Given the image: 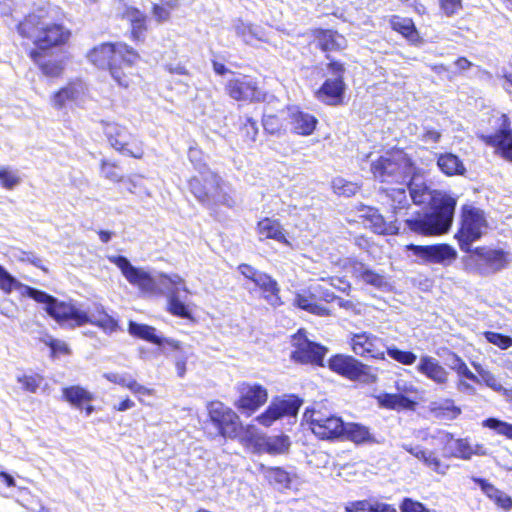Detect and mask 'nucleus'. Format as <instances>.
Segmentation results:
<instances>
[{
	"mask_svg": "<svg viewBox=\"0 0 512 512\" xmlns=\"http://www.w3.org/2000/svg\"><path fill=\"white\" fill-rule=\"evenodd\" d=\"M19 36L30 41L35 48L29 52L30 58L37 64L45 76L59 77L64 72L62 59H46V53L65 44L70 31L62 24L54 22L50 11L41 7L26 15L16 25Z\"/></svg>",
	"mask_w": 512,
	"mask_h": 512,
	"instance_id": "f257e3e1",
	"label": "nucleus"
},
{
	"mask_svg": "<svg viewBox=\"0 0 512 512\" xmlns=\"http://www.w3.org/2000/svg\"><path fill=\"white\" fill-rule=\"evenodd\" d=\"M408 179L407 188L413 203L417 205L434 204L431 213L407 219L408 228L422 235H437L447 232L453 221L456 200L447 194L431 190L421 178L415 175V172Z\"/></svg>",
	"mask_w": 512,
	"mask_h": 512,
	"instance_id": "f03ea898",
	"label": "nucleus"
},
{
	"mask_svg": "<svg viewBox=\"0 0 512 512\" xmlns=\"http://www.w3.org/2000/svg\"><path fill=\"white\" fill-rule=\"evenodd\" d=\"M108 260L121 270L130 284L137 286L144 293L156 292L159 285L165 287L168 296V311L181 318H191V312L179 294L180 289L188 292L184 280L179 275L160 274L158 278H154L147 271L133 266L125 256L112 255L108 256Z\"/></svg>",
	"mask_w": 512,
	"mask_h": 512,
	"instance_id": "7ed1b4c3",
	"label": "nucleus"
},
{
	"mask_svg": "<svg viewBox=\"0 0 512 512\" xmlns=\"http://www.w3.org/2000/svg\"><path fill=\"white\" fill-rule=\"evenodd\" d=\"M49 310L50 316L63 328L74 329L89 323L108 334L116 332L119 328L118 321L110 316L103 306L96 307L94 312L88 314L71 303L56 299L54 306Z\"/></svg>",
	"mask_w": 512,
	"mask_h": 512,
	"instance_id": "20e7f679",
	"label": "nucleus"
},
{
	"mask_svg": "<svg viewBox=\"0 0 512 512\" xmlns=\"http://www.w3.org/2000/svg\"><path fill=\"white\" fill-rule=\"evenodd\" d=\"M415 166L402 151L387 152L371 162V172L382 183L402 185L413 175Z\"/></svg>",
	"mask_w": 512,
	"mask_h": 512,
	"instance_id": "39448f33",
	"label": "nucleus"
},
{
	"mask_svg": "<svg viewBox=\"0 0 512 512\" xmlns=\"http://www.w3.org/2000/svg\"><path fill=\"white\" fill-rule=\"evenodd\" d=\"M487 229L484 212L473 206H464L462 209L461 228L457 238L462 251L470 252L471 244L479 240Z\"/></svg>",
	"mask_w": 512,
	"mask_h": 512,
	"instance_id": "423d86ee",
	"label": "nucleus"
},
{
	"mask_svg": "<svg viewBox=\"0 0 512 512\" xmlns=\"http://www.w3.org/2000/svg\"><path fill=\"white\" fill-rule=\"evenodd\" d=\"M138 57L134 49L121 42L102 43L88 53V59L100 69H109L120 59H125L126 65H129V62H136Z\"/></svg>",
	"mask_w": 512,
	"mask_h": 512,
	"instance_id": "0eeeda50",
	"label": "nucleus"
},
{
	"mask_svg": "<svg viewBox=\"0 0 512 512\" xmlns=\"http://www.w3.org/2000/svg\"><path fill=\"white\" fill-rule=\"evenodd\" d=\"M102 125L105 136L115 150L133 158L143 156L141 141L132 135L126 127L111 122H102Z\"/></svg>",
	"mask_w": 512,
	"mask_h": 512,
	"instance_id": "6e6552de",
	"label": "nucleus"
},
{
	"mask_svg": "<svg viewBox=\"0 0 512 512\" xmlns=\"http://www.w3.org/2000/svg\"><path fill=\"white\" fill-rule=\"evenodd\" d=\"M329 368L352 381L374 383L377 379L372 368L353 356L337 354L329 359Z\"/></svg>",
	"mask_w": 512,
	"mask_h": 512,
	"instance_id": "1a4fd4ad",
	"label": "nucleus"
},
{
	"mask_svg": "<svg viewBox=\"0 0 512 512\" xmlns=\"http://www.w3.org/2000/svg\"><path fill=\"white\" fill-rule=\"evenodd\" d=\"M304 419L309 423L312 432L321 439H335L344 436L343 420L332 414L316 409H306Z\"/></svg>",
	"mask_w": 512,
	"mask_h": 512,
	"instance_id": "9d476101",
	"label": "nucleus"
},
{
	"mask_svg": "<svg viewBox=\"0 0 512 512\" xmlns=\"http://www.w3.org/2000/svg\"><path fill=\"white\" fill-rule=\"evenodd\" d=\"M89 95V87L81 78L69 80L63 87L50 96V104L56 110L68 107H80Z\"/></svg>",
	"mask_w": 512,
	"mask_h": 512,
	"instance_id": "9b49d317",
	"label": "nucleus"
},
{
	"mask_svg": "<svg viewBox=\"0 0 512 512\" xmlns=\"http://www.w3.org/2000/svg\"><path fill=\"white\" fill-rule=\"evenodd\" d=\"M418 258L420 264H438L449 266L457 259V251L449 244L415 245L406 246Z\"/></svg>",
	"mask_w": 512,
	"mask_h": 512,
	"instance_id": "f8f14e48",
	"label": "nucleus"
},
{
	"mask_svg": "<svg viewBox=\"0 0 512 512\" xmlns=\"http://www.w3.org/2000/svg\"><path fill=\"white\" fill-rule=\"evenodd\" d=\"M495 132L490 135H482V140L495 148V153L512 163V128L506 114H501L495 122Z\"/></svg>",
	"mask_w": 512,
	"mask_h": 512,
	"instance_id": "ddd939ff",
	"label": "nucleus"
},
{
	"mask_svg": "<svg viewBox=\"0 0 512 512\" xmlns=\"http://www.w3.org/2000/svg\"><path fill=\"white\" fill-rule=\"evenodd\" d=\"M0 289L6 293L10 294L13 290L18 291L21 296H27L32 298L38 303H42L45 305V311L50 316L49 308L54 306V302L57 298L47 294L44 291L38 290L36 288L27 286L21 282H19L15 277H13L7 270L4 269L3 266L0 265Z\"/></svg>",
	"mask_w": 512,
	"mask_h": 512,
	"instance_id": "4468645a",
	"label": "nucleus"
},
{
	"mask_svg": "<svg viewBox=\"0 0 512 512\" xmlns=\"http://www.w3.org/2000/svg\"><path fill=\"white\" fill-rule=\"evenodd\" d=\"M292 345L295 350L291 353V358L299 363H315L320 365L327 353V349L324 346L310 341L303 330H299L293 336Z\"/></svg>",
	"mask_w": 512,
	"mask_h": 512,
	"instance_id": "2eb2a0df",
	"label": "nucleus"
},
{
	"mask_svg": "<svg viewBox=\"0 0 512 512\" xmlns=\"http://www.w3.org/2000/svg\"><path fill=\"white\" fill-rule=\"evenodd\" d=\"M212 424L224 438H233L237 435L239 418L234 411L222 403H212L209 409Z\"/></svg>",
	"mask_w": 512,
	"mask_h": 512,
	"instance_id": "dca6fc26",
	"label": "nucleus"
},
{
	"mask_svg": "<svg viewBox=\"0 0 512 512\" xmlns=\"http://www.w3.org/2000/svg\"><path fill=\"white\" fill-rule=\"evenodd\" d=\"M469 253H471V261L482 275L495 273L506 265V256L502 250L480 247L471 249Z\"/></svg>",
	"mask_w": 512,
	"mask_h": 512,
	"instance_id": "f3484780",
	"label": "nucleus"
},
{
	"mask_svg": "<svg viewBox=\"0 0 512 512\" xmlns=\"http://www.w3.org/2000/svg\"><path fill=\"white\" fill-rule=\"evenodd\" d=\"M219 182V176L205 168L199 176H194L189 181V188L195 198L204 205L211 206V198Z\"/></svg>",
	"mask_w": 512,
	"mask_h": 512,
	"instance_id": "a211bd4d",
	"label": "nucleus"
},
{
	"mask_svg": "<svg viewBox=\"0 0 512 512\" xmlns=\"http://www.w3.org/2000/svg\"><path fill=\"white\" fill-rule=\"evenodd\" d=\"M350 345L353 352L360 357L384 359L382 340L368 332L355 333L351 336Z\"/></svg>",
	"mask_w": 512,
	"mask_h": 512,
	"instance_id": "6ab92c4d",
	"label": "nucleus"
},
{
	"mask_svg": "<svg viewBox=\"0 0 512 512\" xmlns=\"http://www.w3.org/2000/svg\"><path fill=\"white\" fill-rule=\"evenodd\" d=\"M225 90L227 94L236 101H260L263 97L256 82L247 76L235 77L228 80Z\"/></svg>",
	"mask_w": 512,
	"mask_h": 512,
	"instance_id": "aec40b11",
	"label": "nucleus"
},
{
	"mask_svg": "<svg viewBox=\"0 0 512 512\" xmlns=\"http://www.w3.org/2000/svg\"><path fill=\"white\" fill-rule=\"evenodd\" d=\"M301 404L302 401L297 397L275 400L268 406L264 413L257 417V421L268 427L282 416H295Z\"/></svg>",
	"mask_w": 512,
	"mask_h": 512,
	"instance_id": "412c9836",
	"label": "nucleus"
},
{
	"mask_svg": "<svg viewBox=\"0 0 512 512\" xmlns=\"http://www.w3.org/2000/svg\"><path fill=\"white\" fill-rule=\"evenodd\" d=\"M267 396V390L263 386L244 384L240 390L238 408L250 414L266 402Z\"/></svg>",
	"mask_w": 512,
	"mask_h": 512,
	"instance_id": "4be33fe9",
	"label": "nucleus"
},
{
	"mask_svg": "<svg viewBox=\"0 0 512 512\" xmlns=\"http://www.w3.org/2000/svg\"><path fill=\"white\" fill-rule=\"evenodd\" d=\"M416 369L420 374L438 385H444L448 381V372L434 357L428 355L421 356Z\"/></svg>",
	"mask_w": 512,
	"mask_h": 512,
	"instance_id": "5701e85b",
	"label": "nucleus"
},
{
	"mask_svg": "<svg viewBox=\"0 0 512 512\" xmlns=\"http://www.w3.org/2000/svg\"><path fill=\"white\" fill-rule=\"evenodd\" d=\"M345 92V83L343 79L328 78L316 92L318 100L328 104H339Z\"/></svg>",
	"mask_w": 512,
	"mask_h": 512,
	"instance_id": "b1692460",
	"label": "nucleus"
},
{
	"mask_svg": "<svg viewBox=\"0 0 512 512\" xmlns=\"http://www.w3.org/2000/svg\"><path fill=\"white\" fill-rule=\"evenodd\" d=\"M362 216L368 222L369 227L378 234H396L399 231V225L396 220L387 221L385 218L378 212L377 209L373 207H366Z\"/></svg>",
	"mask_w": 512,
	"mask_h": 512,
	"instance_id": "393cba45",
	"label": "nucleus"
},
{
	"mask_svg": "<svg viewBox=\"0 0 512 512\" xmlns=\"http://www.w3.org/2000/svg\"><path fill=\"white\" fill-rule=\"evenodd\" d=\"M257 234L259 240L273 239L288 247H291L290 241L285 236V231L278 220L271 218H264L257 224Z\"/></svg>",
	"mask_w": 512,
	"mask_h": 512,
	"instance_id": "a878e982",
	"label": "nucleus"
},
{
	"mask_svg": "<svg viewBox=\"0 0 512 512\" xmlns=\"http://www.w3.org/2000/svg\"><path fill=\"white\" fill-rule=\"evenodd\" d=\"M254 445L259 452L275 455L286 452L290 441L289 437L285 435L259 436L255 439Z\"/></svg>",
	"mask_w": 512,
	"mask_h": 512,
	"instance_id": "bb28decb",
	"label": "nucleus"
},
{
	"mask_svg": "<svg viewBox=\"0 0 512 512\" xmlns=\"http://www.w3.org/2000/svg\"><path fill=\"white\" fill-rule=\"evenodd\" d=\"M344 436L357 445L380 443L370 429L360 423H346Z\"/></svg>",
	"mask_w": 512,
	"mask_h": 512,
	"instance_id": "cd10ccee",
	"label": "nucleus"
},
{
	"mask_svg": "<svg viewBox=\"0 0 512 512\" xmlns=\"http://www.w3.org/2000/svg\"><path fill=\"white\" fill-rule=\"evenodd\" d=\"M473 481L479 485L484 494L493 500L498 507L504 510L512 508V498L505 492L497 489L493 484L483 478L474 477Z\"/></svg>",
	"mask_w": 512,
	"mask_h": 512,
	"instance_id": "c85d7f7f",
	"label": "nucleus"
},
{
	"mask_svg": "<svg viewBox=\"0 0 512 512\" xmlns=\"http://www.w3.org/2000/svg\"><path fill=\"white\" fill-rule=\"evenodd\" d=\"M135 62H129L126 65L125 59H120L119 62L112 64L108 69L112 79L122 88H128L134 82L135 73L133 64Z\"/></svg>",
	"mask_w": 512,
	"mask_h": 512,
	"instance_id": "c756f323",
	"label": "nucleus"
},
{
	"mask_svg": "<svg viewBox=\"0 0 512 512\" xmlns=\"http://www.w3.org/2000/svg\"><path fill=\"white\" fill-rule=\"evenodd\" d=\"M317 122V119L309 113L299 110L291 113L292 130L298 135H311L316 128Z\"/></svg>",
	"mask_w": 512,
	"mask_h": 512,
	"instance_id": "7c9ffc66",
	"label": "nucleus"
},
{
	"mask_svg": "<svg viewBox=\"0 0 512 512\" xmlns=\"http://www.w3.org/2000/svg\"><path fill=\"white\" fill-rule=\"evenodd\" d=\"M353 275L365 284L371 285L377 289H383L388 285L383 274L375 272L363 263H356L353 266Z\"/></svg>",
	"mask_w": 512,
	"mask_h": 512,
	"instance_id": "2f4dec72",
	"label": "nucleus"
},
{
	"mask_svg": "<svg viewBox=\"0 0 512 512\" xmlns=\"http://www.w3.org/2000/svg\"><path fill=\"white\" fill-rule=\"evenodd\" d=\"M315 38L318 47L324 52L337 51L345 47V38L332 30H319Z\"/></svg>",
	"mask_w": 512,
	"mask_h": 512,
	"instance_id": "473e14b6",
	"label": "nucleus"
},
{
	"mask_svg": "<svg viewBox=\"0 0 512 512\" xmlns=\"http://www.w3.org/2000/svg\"><path fill=\"white\" fill-rule=\"evenodd\" d=\"M429 410L435 418L440 420H454L461 414V409L451 399L431 402Z\"/></svg>",
	"mask_w": 512,
	"mask_h": 512,
	"instance_id": "72a5a7b5",
	"label": "nucleus"
},
{
	"mask_svg": "<svg viewBox=\"0 0 512 512\" xmlns=\"http://www.w3.org/2000/svg\"><path fill=\"white\" fill-rule=\"evenodd\" d=\"M379 403L382 407L394 410H413L416 402L404 394L398 393H384L378 397Z\"/></svg>",
	"mask_w": 512,
	"mask_h": 512,
	"instance_id": "f704fd0d",
	"label": "nucleus"
},
{
	"mask_svg": "<svg viewBox=\"0 0 512 512\" xmlns=\"http://www.w3.org/2000/svg\"><path fill=\"white\" fill-rule=\"evenodd\" d=\"M255 284L265 293H269V295L265 296L269 304L273 306H279L282 304L279 297L280 289L278 283L271 276L261 273L258 278L255 279Z\"/></svg>",
	"mask_w": 512,
	"mask_h": 512,
	"instance_id": "c9c22d12",
	"label": "nucleus"
},
{
	"mask_svg": "<svg viewBox=\"0 0 512 512\" xmlns=\"http://www.w3.org/2000/svg\"><path fill=\"white\" fill-rule=\"evenodd\" d=\"M407 181L395 188H385V193L393 212L396 214L398 210L405 209L409 206V199L406 193Z\"/></svg>",
	"mask_w": 512,
	"mask_h": 512,
	"instance_id": "e433bc0d",
	"label": "nucleus"
},
{
	"mask_svg": "<svg viewBox=\"0 0 512 512\" xmlns=\"http://www.w3.org/2000/svg\"><path fill=\"white\" fill-rule=\"evenodd\" d=\"M165 344L171 347L176 354L174 355V362L177 371V375L179 377H184L186 373V362L190 356H192V351L189 347H184L180 342L173 339H165Z\"/></svg>",
	"mask_w": 512,
	"mask_h": 512,
	"instance_id": "4c0bfd02",
	"label": "nucleus"
},
{
	"mask_svg": "<svg viewBox=\"0 0 512 512\" xmlns=\"http://www.w3.org/2000/svg\"><path fill=\"white\" fill-rule=\"evenodd\" d=\"M437 165L439 169L448 176L462 175L465 167L460 158L452 153H444L438 157Z\"/></svg>",
	"mask_w": 512,
	"mask_h": 512,
	"instance_id": "58836bf2",
	"label": "nucleus"
},
{
	"mask_svg": "<svg viewBox=\"0 0 512 512\" xmlns=\"http://www.w3.org/2000/svg\"><path fill=\"white\" fill-rule=\"evenodd\" d=\"M128 332L132 336L146 340L156 345H162L165 343V339L156 335V329L146 324H140L134 321H130Z\"/></svg>",
	"mask_w": 512,
	"mask_h": 512,
	"instance_id": "ea45409f",
	"label": "nucleus"
},
{
	"mask_svg": "<svg viewBox=\"0 0 512 512\" xmlns=\"http://www.w3.org/2000/svg\"><path fill=\"white\" fill-rule=\"evenodd\" d=\"M62 394L65 401L76 407H81L83 403L93 400V395L78 385L63 388Z\"/></svg>",
	"mask_w": 512,
	"mask_h": 512,
	"instance_id": "a19ab883",
	"label": "nucleus"
},
{
	"mask_svg": "<svg viewBox=\"0 0 512 512\" xmlns=\"http://www.w3.org/2000/svg\"><path fill=\"white\" fill-rule=\"evenodd\" d=\"M294 304L300 309H303L317 316L329 315V310L326 307L317 304L315 302V297L312 294H296Z\"/></svg>",
	"mask_w": 512,
	"mask_h": 512,
	"instance_id": "79ce46f5",
	"label": "nucleus"
},
{
	"mask_svg": "<svg viewBox=\"0 0 512 512\" xmlns=\"http://www.w3.org/2000/svg\"><path fill=\"white\" fill-rule=\"evenodd\" d=\"M347 512H396V510L384 503H372L367 500L356 501L346 508Z\"/></svg>",
	"mask_w": 512,
	"mask_h": 512,
	"instance_id": "37998d69",
	"label": "nucleus"
},
{
	"mask_svg": "<svg viewBox=\"0 0 512 512\" xmlns=\"http://www.w3.org/2000/svg\"><path fill=\"white\" fill-rule=\"evenodd\" d=\"M390 24L393 30L399 32L408 40L413 41L416 39L417 31L413 21L410 18L393 16Z\"/></svg>",
	"mask_w": 512,
	"mask_h": 512,
	"instance_id": "c03bdc74",
	"label": "nucleus"
},
{
	"mask_svg": "<svg viewBox=\"0 0 512 512\" xmlns=\"http://www.w3.org/2000/svg\"><path fill=\"white\" fill-rule=\"evenodd\" d=\"M472 366L475 369L478 378L480 379L479 384H485L487 387L491 388L492 390L496 392H501L504 390V387L502 384L498 381L497 377L490 372L489 370L485 369L481 364L472 362Z\"/></svg>",
	"mask_w": 512,
	"mask_h": 512,
	"instance_id": "a18cd8bd",
	"label": "nucleus"
},
{
	"mask_svg": "<svg viewBox=\"0 0 512 512\" xmlns=\"http://www.w3.org/2000/svg\"><path fill=\"white\" fill-rule=\"evenodd\" d=\"M233 28L236 34L247 44L252 43L254 39H260V30L257 26L245 23L238 19L234 22Z\"/></svg>",
	"mask_w": 512,
	"mask_h": 512,
	"instance_id": "49530a36",
	"label": "nucleus"
},
{
	"mask_svg": "<svg viewBox=\"0 0 512 512\" xmlns=\"http://www.w3.org/2000/svg\"><path fill=\"white\" fill-rule=\"evenodd\" d=\"M482 425L484 427H487L493 431H495L497 434L507 437L508 439L512 440V424L502 421L497 418H487L482 422Z\"/></svg>",
	"mask_w": 512,
	"mask_h": 512,
	"instance_id": "de8ad7c7",
	"label": "nucleus"
},
{
	"mask_svg": "<svg viewBox=\"0 0 512 512\" xmlns=\"http://www.w3.org/2000/svg\"><path fill=\"white\" fill-rule=\"evenodd\" d=\"M332 188L336 194L350 197L359 191L360 186L357 183L338 177L332 181Z\"/></svg>",
	"mask_w": 512,
	"mask_h": 512,
	"instance_id": "09e8293b",
	"label": "nucleus"
},
{
	"mask_svg": "<svg viewBox=\"0 0 512 512\" xmlns=\"http://www.w3.org/2000/svg\"><path fill=\"white\" fill-rule=\"evenodd\" d=\"M387 354L393 360L407 366L414 364L415 361L417 360V356L415 353L411 351L400 350L395 346L388 347Z\"/></svg>",
	"mask_w": 512,
	"mask_h": 512,
	"instance_id": "8fccbe9b",
	"label": "nucleus"
},
{
	"mask_svg": "<svg viewBox=\"0 0 512 512\" xmlns=\"http://www.w3.org/2000/svg\"><path fill=\"white\" fill-rule=\"evenodd\" d=\"M266 477L280 487H288L290 484L289 473L279 467H271L266 471Z\"/></svg>",
	"mask_w": 512,
	"mask_h": 512,
	"instance_id": "3c124183",
	"label": "nucleus"
},
{
	"mask_svg": "<svg viewBox=\"0 0 512 512\" xmlns=\"http://www.w3.org/2000/svg\"><path fill=\"white\" fill-rule=\"evenodd\" d=\"M212 204H221L229 208H232L236 204V201L233 199V197L223 191L220 178L219 182H217V188L215 189V192L211 198V205Z\"/></svg>",
	"mask_w": 512,
	"mask_h": 512,
	"instance_id": "603ef678",
	"label": "nucleus"
},
{
	"mask_svg": "<svg viewBox=\"0 0 512 512\" xmlns=\"http://www.w3.org/2000/svg\"><path fill=\"white\" fill-rule=\"evenodd\" d=\"M455 452L453 456L463 460L471 459V442L468 438H460L454 441Z\"/></svg>",
	"mask_w": 512,
	"mask_h": 512,
	"instance_id": "864d4df0",
	"label": "nucleus"
},
{
	"mask_svg": "<svg viewBox=\"0 0 512 512\" xmlns=\"http://www.w3.org/2000/svg\"><path fill=\"white\" fill-rule=\"evenodd\" d=\"M42 341L45 345L50 347L52 356H56L58 354L68 355L71 352L65 341L55 339L51 336H46Z\"/></svg>",
	"mask_w": 512,
	"mask_h": 512,
	"instance_id": "5fc2aeb1",
	"label": "nucleus"
},
{
	"mask_svg": "<svg viewBox=\"0 0 512 512\" xmlns=\"http://www.w3.org/2000/svg\"><path fill=\"white\" fill-rule=\"evenodd\" d=\"M484 336L489 343L498 346L500 349L505 350L512 346V338L509 336L492 331L485 332Z\"/></svg>",
	"mask_w": 512,
	"mask_h": 512,
	"instance_id": "6e6d98bb",
	"label": "nucleus"
},
{
	"mask_svg": "<svg viewBox=\"0 0 512 512\" xmlns=\"http://www.w3.org/2000/svg\"><path fill=\"white\" fill-rule=\"evenodd\" d=\"M18 382L25 391L35 393L42 382V377L39 375H23L18 377Z\"/></svg>",
	"mask_w": 512,
	"mask_h": 512,
	"instance_id": "4d7b16f0",
	"label": "nucleus"
},
{
	"mask_svg": "<svg viewBox=\"0 0 512 512\" xmlns=\"http://www.w3.org/2000/svg\"><path fill=\"white\" fill-rule=\"evenodd\" d=\"M424 464L434 472L441 475H445L449 468V465L441 462L433 451H430L429 454H427V460L424 461Z\"/></svg>",
	"mask_w": 512,
	"mask_h": 512,
	"instance_id": "13d9d810",
	"label": "nucleus"
},
{
	"mask_svg": "<svg viewBox=\"0 0 512 512\" xmlns=\"http://www.w3.org/2000/svg\"><path fill=\"white\" fill-rule=\"evenodd\" d=\"M20 182L21 179L17 174L6 169H0V184L5 189H13L15 186L19 185Z\"/></svg>",
	"mask_w": 512,
	"mask_h": 512,
	"instance_id": "bf43d9fd",
	"label": "nucleus"
},
{
	"mask_svg": "<svg viewBox=\"0 0 512 512\" xmlns=\"http://www.w3.org/2000/svg\"><path fill=\"white\" fill-rule=\"evenodd\" d=\"M262 124L264 130L270 134L278 133L282 126L279 117L270 114H264Z\"/></svg>",
	"mask_w": 512,
	"mask_h": 512,
	"instance_id": "052dcab7",
	"label": "nucleus"
},
{
	"mask_svg": "<svg viewBox=\"0 0 512 512\" xmlns=\"http://www.w3.org/2000/svg\"><path fill=\"white\" fill-rule=\"evenodd\" d=\"M243 136L250 142H255L258 135V127L255 120L250 117L246 118L245 123L241 128Z\"/></svg>",
	"mask_w": 512,
	"mask_h": 512,
	"instance_id": "680f3d73",
	"label": "nucleus"
},
{
	"mask_svg": "<svg viewBox=\"0 0 512 512\" xmlns=\"http://www.w3.org/2000/svg\"><path fill=\"white\" fill-rule=\"evenodd\" d=\"M440 7L444 14L451 17L462 9V0H439Z\"/></svg>",
	"mask_w": 512,
	"mask_h": 512,
	"instance_id": "e2e57ef3",
	"label": "nucleus"
},
{
	"mask_svg": "<svg viewBox=\"0 0 512 512\" xmlns=\"http://www.w3.org/2000/svg\"><path fill=\"white\" fill-rule=\"evenodd\" d=\"M401 512H431L422 503L405 498L400 505Z\"/></svg>",
	"mask_w": 512,
	"mask_h": 512,
	"instance_id": "0e129e2a",
	"label": "nucleus"
},
{
	"mask_svg": "<svg viewBox=\"0 0 512 512\" xmlns=\"http://www.w3.org/2000/svg\"><path fill=\"white\" fill-rule=\"evenodd\" d=\"M101 172L102 175L110 181L119 182L122 180V176L118 173L117 167L114 164L102 161Z\"/></svg>",
	"mask_w": 512,
	"mask_h": 512,
	"instance_id": "69168bd1",
	"label": "nucleus"
},
{
	"mask_svg": "<svg viewBox=\"0 0 512 512\" xmlns=\"http://www.w3.org/2000/svg\"><path fill=\"white\" fill-rule=\"evenodd\" d=\"M104 377L115 384L121 385L123 387H126L129 389L133 378L129 376L128 374H119V373H105Z\"/></svg>",
	"mask_w": 512,
	"mask_h": 512,
	"instance_id": "338daca9",
	"label": "nucleus"
},
{
	"mask_svg": "<svg viewBox=\"0 0 512 512\" xmlns=\"http://www.w3.org/2000/svg\"><path fill=\"white\" fill-rule=\"evenodd\" d=\"M326 58L329 60L327 64L328 73L332 76V79H343V75L345 73V67L343 63L335 60H331L327 55Z\"/></svg>",
	"mask_w": 512,
	"mask_h": 512,
	"instance_id": "774afa93",
	"label": "nucleus"
}]
</instances>
